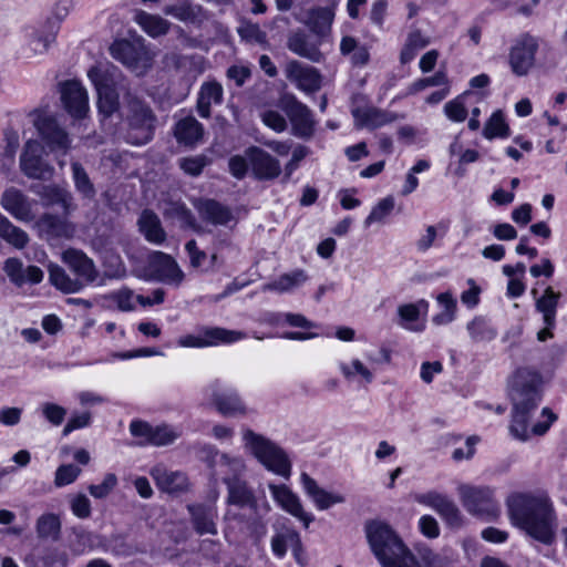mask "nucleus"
<instances>
[{
	"instance_id": "1",
	"label": "nucleus",
	"mask_w": 567,
	"mask_h": 567,
	"mask_svg": "<svg viewBox=\"0 0 567 567\" xmlns=\"http://www.w3.org/2000/svg\"><path fill=\"white\" fill-rule=\"evenodd\" d=\"M540 386V374L527 368L518 369L509 381V395L513 402L509 431L519 441L529 440L532 434L544 435L556 420L551 410L544 408L542 416L546 420L529 426L530 413L537 409L542 400Z\"/></svg>"
},
{
	"instance_id": "2",
	"label": "nucleus",
	"mask_w": 567,
	"mask_h": 567,
	"mask_svg": "<svg viewBox=\"0 0 567 567\" xmlns=\"http://www.w3.org/2000/svg\"><path fill=\"white\" fill-rule=\"evenodd\" d=\"M505 506L514 527L544 545L555 542L558 519L546 493L513 492L506 497Z\"/></svg>"
},
{
	"instance_id": "3",
	"label": "nucleus",
	"mask_w": 567,
	"mask_h": 567,
	"mask_svg": "<svg viewBox=\"0 0 567 567\" xmlns=\"http://www.w3.org/2000/svg\"><path fill=\"white\" fill-rule=\"evenodd\" d=\"M223 483L226 485V504L228 505L225 519L244 525L257 538L264 536L266 525L262 517L270 512L269 503L265 497L260 499L248 482L243 478L224 476Z\"/></svg>"
},
{
	"instance_id": "4",
	"label": "nucleus",
	"mask_w": 567,
	"mask_h": 567,
	"mask_svg": "<svg viewBox=\"0 0 567 567\" xmlns=\"http://www.w3.org/2000/svg\"><path fill=\"white\" fill-rule=\"evenodd\" d=\"M364 529L371 551L382 567H416L414 554L389 523L370 520Z\"/></svg>"
},
{
	"instance_id": "5",
	"label": "nucleus",
	"mask_w": 567,
	"mask_h": 567,
	"mask_svg": "<svg viewBox=\"0 0 567 567\" xmlns=\"http://www.w3.org/2000/svg\"><path fill=\"white\" fill-rule=\"evenodd\" d=\"M121 118L126 126L125 138L128 143L143 145L153 138L156 116L145 102L131 93L124 96Z\"/></svg>"
},
{
	"instance_id": "6",
	"label": "nucleus",
	"mask_w": 567,
	"mask_h": 567,
	"mask_svg": "<svg viewBox=\"0 0 567 567\" xmlns=\"http://www.w3.org/2000/svg\"><path fill=\"white\" fill-rule=\"evenodd\" d=\"M245 447L269 471L288 478L291 464L286 453L269 439L250 429L243 430Z\"/></svg>"
},
{
	"instance_id": "7",
	"label": "nucleus",
	"mask_w": 567,
	"mask_h": 567,
	"mask_svg": "<svg viewBox=\"0 0 567 567\" xmlns=\"http://www.w3.org/2000/svg\"><path fill=\"white\" fill-rule=\"evenodd\" d=\"M457 491L462 505L473 516L488 522L499 517L501 507L493 488L464 484Z\"/></svg>"
},
{
	"instance_id": "8",
	"label": "nucleus",
	"mask_w": 567,
	"mask_h": 567,
	"mask_svg": "<svg viewBox=\"0 0 567 567\" xmlns=\"http://www.w3.org/2000/svg\"><path fill=\"white\" fill-rule=\"evenodd\" d=\"M540 39L529 32L519 34L508 51V65L516 76H526L536 66Z\"/></svg>"
},
{
	"instance_id": "9",
	"label": "nucleus",
	"mask_w": 567,
	"mask_h": 567,
	"mask_svg": "<svg viewBox=\"0 0 567 567\" xmlns=\"http://www.w3.org/2000/svg\"><path fill=\"white\" fill-rule=\"evenodd\" d=\"M246 334L238 330L220 327H204L197 334H186L177 340L183 348H207L219 344H229L244 339Z\"/></svg>"
},
{
	"instance_id": "10",
	"label": "nucleus",
	"mask_w": 567,
	"mask_h": 567,
	"mask_svg": "<svg viewBox=\"0 0 567 567\" xmlns=\"http://www.w3.org/2000/svg\"><path fill=\"white\" fill-rule=\"evenodd\" d=\"M280 107L289 118L295 136L300 138L312 136L315 121L307 105L299 102L293 95H285L280 100Z\"/></svg>"
},
{
	"instance_id": "11",
	"label": "nucleus",
	"mask_w": 567,
	"mask_h": 567,
	"mask_svg": "<svg viewBox=\"0 0 567 567\" xmlns=\"http://www.w3.org/2000/svg\"><path fill=\"white\" fill-rule=\"evenodd\" d=\"M147 269L150 272L148 279L174 287H179L185 278V274L176 260L162 251H153L150 255Z\"/></svg>"
},
{
	"instance_id": "12",
	"label": "nucleus",
	"mask_w": 567,
	"mask_h": 567,
	"mask_svg": "<svg viewBox=\"0 0 567 567\" xmlns=\"http://www.w3.org/2000/svg\"><path fill=\"white\" fill-rule=\"evenodd\" d=\"M110 50L114 59L138 72L148 69L154 58L143 43L136 44L127 40L114 42Z\"/></svg>"
},
{
	"instance_id": "13",
	"label": "nucleus",
	"mask_w": 567,
	"mask_h": 567,
	"mask_svg": "<svg viewBox=\"0 0 567 567\" xmlns=\"http://www.w3.org/2000/svg\"><path fill=\"white\" fill-rule=\"evenodd\" d=\"M284 72L288 81L306 93H315L321 89L322 75L313 66L290 60L286 63Z\"/></svg>"
},
{
	"instance_id": "14",
	"label": "nucleus",
	"mask_w": 567,
	"mask_h": 567,
	"mask_svg": "<svg viewBox=\"0 0 567 567\" xmlns=\"http://www.w3.org/2000/svg\"><path fill=\"white\" fill-rule=\"evenodd\" d=\"M87 76L97 91V106L100 112L104 116H111L116 111L121 112L118 94L101 69L97 66L91 68L87 72Z\"/></svg>"
},
{
	"instance_id": "15",
	"label": "nucleus",
	"mask_w": 567,
	"mask_h": 567,
	"mask_svg": "<svg viewBox=\"0 0 567 567\" xmlns=\"http://www.w3.org/2000/svg\"><path fill=\"white\" fill-rule=\"evenodd\" d=\"M41 145L37 141H28L21 155L22 172L30 178L50 179L54 168L41 158Z\"/></svg>"
},
{
	"instance_id": "16",
	"label": "nucleus",
	"mask_w": 567,
	"mask_h": 567,
	"mask_svg": "<svg viewBox=\"0 0 567 567\" xmlns=\"http://www.w3.org/2000/svg\"><path fill=\"white\" fill-rule=\"evenodd\" d=\"M245 154L257 179L272 181L281 174L280 162L262 148L250 146Z\"/></svg>"
},
{
	"instance_id": "17",
	"label": "nucleus",
	"mask_w": 567,
	"mask_h": 567,
	"mask_svg": "<svg viewBox=\"0 0 567 567\" xmlns=\"http://www.w3.org/2000/svg\"><path fill=\"white\" fill-rule=\"evenodd\" d=\"M269 491L275 502L287 513L302 522L306 528L313 522L312 514L307 513L300 502V498L287 485L269 484Z\"/></svg>"
},
{
	"instance_id": "18",
	"label": "nucleus",
	"mask_w": 567,
	"mask_h": 567,
	"mask_svg": "<svg viewBox=\"0 0 567 567\" xmlns=\"http://www.w3.org/2000/svg\"><path fill=\"white\" fill-rule=\"evenodd\" d=\"M35 126L42 140L52 152H61L63 155L71 147V141L68 133L51 116H40L35 121Z\"/></svg>"
},
{
	"instance_id": "19",
	"label": "nucleus",
	"mask_w": 567,
	"mask_h": 567,
	"mask_svg": "<svg viewBox=\"0 0 567 567\" xmlns=\"http://www.w3.org/2000/svg\"><path fill=\"white\" fill-rule=\"evenodd\" d=\"M62 103L73 117H83L89 111L86 90L78 81H66L60 84Z\"/></svg>"
},
{
	"instance_id": "20",
	"label": "nucleus",
	"mask_w": 567,
	"mask_h": 567,
	"mask_svg": "<svg viewBox=\"0 0 567 567\" xmlns=\"http://www.w3.org/2000/svg\"><path fill=\"white\" fill-rule=\"evenodd\" d=\"M0 203L6 212L20 221L30 223L35 218L32 203L16 187L6 189L2 193Z\"/></svg>"
},
{
	"instance_id": "21",
	"label": "nucleus",
	"mask_w": 567,
	"mask_h": 567,
	"mask_svg": "<svg viewBox=\"0 0 567 567\" xmlns=\"http://www.w3.org/2000/svg\"><path fill=\"white\" fill-rule=\"evenodd\" d=\"M150 474L155 481L156 486L165 493L181 494L189 488L188 478L184 473L169 471L162 464L154 466Z\"/></svg>"
},
{
	"instance_id": "22",
	"label": "nucleus",
	"mask_w": 567,
	"mask_h": 567,
	"mask_svg": "<svg viewBox=\"0 0 567 567\" xmlns=\"http://www.w3.org/2000/svg\"><path fill=\"white\" fill-rule=\"evenodd\" d=\"M3 271L17 287H22L25 284L37 285L43 279V271L38 266L24 267L23 262L14 257L4 261Z\"/></svg>"
},
{
	"instance_id": "23",
	"label": "nucleus",
	"mask_w": 567,
	"mask_h": 567,
	"mask_svg": "<svg viewBox=\"0 0 567 567\" xmlns=\"http://www.w3.org/2000/svg\"><path fill=\"white\" fill-rule=\"evenodd\" d=\"M300 482L306 495L313 502L319 511H326L346 501L343 495L328 492L319 486L317 481L305 472L300 475Z\"/></svg>"
},
{
	"instance_id": "24",
	"label": "nucleus",
	"mask_w": 567,
	"mask_h": 567,
	"mask_svg": "<svg viewBox=\"0 0 567 567\" xmlns=\"http://www.w3.org/2000/svg\"><path fill=\"white\" fill-rule=\"evenodd\" d=\"M63 261L76 275V280L82 281V287L93 282L97 278L94 262L81 250L70 248L62 255Z\"/></svg>"
},
{
	"instance_id": "25",
	"label": "nucleus",
	"mask_w": 567,
	"mask_h": 567,
	"mask_svg": "<svg viewBox=\"0 0 567 567\" xmlns=\"http://www.w3.org/2000/svg\"><path fill=\"white\" fill-rule=\"evenodd\" d=\"M35 226L47 239H70L75 233V227L72 223L53 214H43Z\"/></svg>"
},
{
	"instance_id": "26",
	"label": "nucleus",
	"mask_w": 567,
	"mask_h": 567,
	"mask_svg": "<svg viewBox=\"0 0 567 567\" xmlns=\"http://www.w3.org/2000/svg\"><path fill=\"white\" fill-rule=\"evenodd\" d=\"M212 401L217 411L225 416L247 413L244 402L235 391L223 390L217 384L212 385Z\"/></svg>"
},
{
	"instance_id": "27",
	"label": "nucleus",
	"mask_w": 567,
	"mask_h": 567,
	"mask_svg": "<svg viewBox=\"0 0 567 567\" xmlns=\"http://www.w3.org/2000/svg\"><path fill=\"white\" fill-rule=\"evenodd\" d=\"M200 218L215 226H227L235 220L231 209L215 199H200L195 204Z\"/></svg>"
},
{
	"instance_id": "28",
	"label": "nucleus",
	"mask_w": 567,
	"mask_h": 567,
	"mask_svg": "<svg viewBox=\"0 0 567 567\" xmlns=\"http://www.w3.org/2000/svg\"><path fill=\"white\" fill-rule=\"evenodd\" d=\"M287 48L292 53L315 63L322 62L324 58L319 49V43L310 42L308 35L300 29L288 34Z\"/></svg>"
},
{
	"instance_id": "29",
	"label": "nucleus",
	"mask_w": 567,
	"mask_h": 567,
	"mask_svg": "<svg viewBox=\"0 0 567 567\" xmlns=\"http://www.w3.org/2000/svg\"><path fill=\"white\" fill-rule=\"evenodd\" d=\"M138 231L153 245L165 243L167 235L159 217L151 209H144L137 219Z\"/></svg>"
},
{
	"instance_id": "30",
	"label": "nucleus",
	"mask_w": 567,
	"mask_h": 567,
	"mask_svg": "<svg viewBox=\"0 0 567 567\" xmlns=\"http://www.w3.org/2000/svg\"><path fill=\"white\" fill-rule=\"evenodd\" d=\"M33 190L42 199L44 206L60 205L65 214L74 209L73 195L64 187L50 184L39 186Z\"/></svg>"
},
{
	"instance_id": "31",
	"label": "nucleus",
	"mask_w": 567,
	"mask_h": 567,
	"mask_svg": "<svg viewBox=\"0 0 567 567\" xmlns=\"http://www.w3.org/2000/svg\"><path fill=\"white\" fill-rule=\"evenodd\" d=\"M174 136L179 144L194 146L203 140L204 127L194 116H186L175 124Z\"/></svg>"
},
{
	"instance_id": "32",
	"label": "nucleus",
	"mask_w": 567,
	"mask_h": 567,
	"mask_svg": "<svg viewBox=\"0 0 567 567\" xmlns=\"http://www.w3.org/2000/svg\"><path fill=\"white\" fill-rule=\"evenodd\" d=\"M188 511L192 516V523L194 529L199 535H216L217 526H216V511L210 506L204 505H188Z\"/></svg>"
},
{
	"instance_id": "33",
	"label": "nucleus",
	"mask_w": 567,
	"mask_h": 567,
	"mask_svg": "<svg viewBox=\"0 0 567 567\" xmlns=\"http://www.w3.org/2000/svg\"><path fill=\"white\" fill-rule=\"evenodd\" d=\"M223 86L216 81L204 82L197 99V112L203 118L210 116V106L223 102Z\"/></svg>"
},
{
	"instance_id": "34",
	"label": "nucleus",
	"mask_w": 567,
	"mask_h": 567,
	"mask_svg": "<svg viewBox=\"0 0 567 567\" xmlns=\"http://www.w3.org/2000/svg\"><path fill=\"white\" fill-rule=\"evenodd\" d=\"M134 21L151 38L163 37L171 29L168 20L143 10L135 11Z\"/></svg>"
},
{
	"instance_id": "35",
	"label": "nucleus",
	"mask_w": 567,
	"mask_h": 567,
	"mask_svg": "<svg viewBox=\"0 0 567 567\" xmlns=\"http://www.w3.org/2000/svg\"><path fill=\"white\" fill-rule=\"evenodd\" d=\"M333 19L334 11L332 8L318 7L309 11L305 23L312 33L323 39L330 33Z\"/></svg>"
},
{
	"instance_id": "36",
	"label": "nucleus",
	"mask_w": 567,
	"mask_h": 567,
	"mask_svg": "<svg viewBox=\"0 0 567 567\" xmlns=\"http://www.w3.org/2000/svg\"><path fill=\"white\" fill-rule=\"evenodd\" d=\"M56 37V28L54 23L48 22L30 34L28 47L34 55H42L48 52Z\"/></svg>"
},
{
	"instance_id": "37",
	"label": "nucleus",
	"mask_w": 567,
	"mask_h": 567,
	"mask_svg": "<svg viewBox=\"0 0 567 567\" xmlns=\"http://www.w3.org/2000/svg\"><path fill=\"white\" fill-rule=\"evenodd\" d=\"M308 280V276L305 270L296 269L291 272L282 274L277 279L268 282L264 286V291H276L285 293L300 287Z\"/></svg>"
},
{
	"instance_id": "38",
	"label": "nucleus",
	"mask_w": 567,
	"mask_h": 567,
	"mask_svg": "<svg viewBox=\"0 0 567 567\" xmlns=\"http://www.w3.org/2000/svg\"><path fill=\"white\" fill-rule=\"evenodd\" d=\"M353 115L357 118L359 126H365L370 128L384 126L396 121L399 117L395 113L378 109H368L362 112L358 110L353 113Z\"/></svg>"
},
{
	"instance_id": "39",
	"label": "nucleus",
	"mask_w": 567,
	"mask_h": 567,
	"mask_svg": "<svg viewBox=\"0 0 567 567\" xmlns=\"http://www.w3.org/2000/svg\"><path fill=\"white\" fill-rule=\"evenodd\" d=\"M560 293L554 291L551 287H547L544 295L536 299V310L542 313L544 323L547 326H556V312Z\"/></svg>"
},
{
	"instance_id": "40",
	"label": "nucleus",
	"mask_w": 567,
	"mask_h": 567,
	"mask_svg": "<svg viewBox=\"0 0 567 567\" xmlns=\"http://www.w3.org/2000/svg\"><path fill=\"white\" fill-rule=\"evenodd\" d=\"M0 237L17 249H23L30 238L21 228L14 226L6 216L0 214Z\"/></svg>"
},
{
	"instance_id": "41",
	"label": "nucleus",
	"mask_w": 567,
	"mask_h": 567,
	"mask_svg": "<svg viewBox=\"0 0 567 567\" xmlns=\"http://www.w3.org/2000/svg\"><path fill=\"white\" fill-rule=\"evenodd\" d=\"M49 280L56 289L65 293H74L83 288L81 280L70 278L64 269L58 265L49 266Z\"/></svg>"
},
{
	"instance_id": "42",
	"label": "nucleus",
	"mask_w": 567,
	"mask_h": 567,
	"mask_svg": "<svg viewBox=\"0 0 567 567\" xmlns=\"http://www.w3.org/2000/svg\"><path fill=\"white\" fill-rule=\"evenodd\" d=\"M466 329L474 342H489L497 336L496 328L484 317H475Z\"/></svg>"
},
{
	"instance_id": "43",
	"label": "nucleus",
	"mask_w": 567,
	"mask_h": 567,
	"mask_svg": "<svg viewBox=\"0 0 567 567\" xmlns=\"http://www.w3.org/2000/svg\"><path fill=\"white\" fill-rule=\"evenodd\" d=\"M35 530L39 538L56 540L61 533V520L56 514H42L35 523Z\"/></svg>"
},
{
	"instance_id": "44",
	"label": "nucleus",
	"mask_w": 567,
	"mask_h": 567,
	"mask_svg": "<svg viewBox=\"0 0 567 567\" xmlns=\"http://www.w3.org/2000/svg\"><path fill=\"white\" fill-rule=\"evenodd\" d=\"M165 218L176 220L182 227L195 228L196 221L192 212L179 202H168L163 208Z\"/></svg>"
},
{
	"instance_id": "45",
	"label": "nucleus",
	"mask_w": 567,
	"mask_h": 567,
	"mask_svg": "<svg viewBox=\"0 0 567 567\" xmlns=\"http://www.w3.org/2000/svg\"><path fill=\"white\" fill-rule=\"evenodd\" d=\"M71 168L76 192L84 198L92 199L95 196L96 190L85 168L79 162H72Z\"/></svg>"
},
{
	"instance_id": "46",
	"label": "nucleus",
	"mask_w": 567,
	"mask_h": 567,
	"mask_svg": "<svg viewBox=\"0 0 567 567\" xmlns=\"http://www.w3.org/2000/svg\"><path fill=\"white\" fill-rule=\"evenodd\" d=\"M420 307H427V303L424 300H421L419 303H406L401 305L398 308V315L401 319V326L409 330L421 331L423 329L422 324H415L420 317Z\"/></svg>"
},
{
	"instance_id": "47",
	"label": "nucleus",
	"mask_w": 567,
	"mask_h": 567,
	"mask_svg": "<svg viewBox=\"0 0 567 567\" xmlns=\"http://www.w3.org/2000/svg\"><path fill=\"white\" fill-rule=\"evenodd\" d=\"M483 135L487 140L507 137L509 135V127L502 111L497 110L491 115L489 120L485 124Z\"/></svg>"
},
{
	"instance_id": "48",
	"label": "nucleus",
	"mask_w": 567,
	"mask_h": 567,
	"mask_svg": "<svg viewBox=\"0 0 567 567\" xmlns=\"http://www.w3.org/2000/svg\"><path fill=\"white\" fill-rule=\"evenodd\" d=\"M437 302L443 307V310L433 317V322L437 326L447 324L455 319L456 300L452 293L443 292L437 296Z\"/></svg>"
},
{
	"instance_id": "49",
	"label": "nucleus",
	"mask_w": 567,
	"mask_h": 567,
	"mask_svg": "<svg viewBox=\"0 0 567 567\" xmlns=\"http://www.w3.org/2000/svg\"><path fill=\"white\" fill-rule=\"evenodd\" d=\"M181 436V431L174 426L163 424L153 427L150 444L164 446L174 443Z\"/></svg>"
},
{
	"instance_id": "50",
	"label": "nucleus",
	"mask_w": 567,
	"mask_h": 567,
	"mask_svg": "<svg viewBox=\"0 0 567 567\" xmlns=\"http://www.w3.org/2000/svg\"><path fill=\"white\" fill-rule=\"evenodd\" d=\"M340 371L346 379L361 377L367 383L373 381V372L360 359H353L350 363H341Z\"/></svg>"
},
{
	"instance_id": "51",
	"label": "nucleus",
	"mask_w": 567,
	"mask_h": 567,
	"mask_svg": "<svg viewBox=\"0 0 567 567\" xmlns=\"http://www.w3.org/2000/svg\"><path fill=\"white\" fill-rule=\"evenodd\" d=\"M413 564L416 567H445L446 560L430 547L422 546L417 548V557L414 555Z\"/></svg>"
},
{
	"instance_id": "52",
	"label": "nucleus",
	"mask_w": 567,
	"mask_h": 567,
	"mask_svg": "<svg viewBox=\"0 0 567 567\" xmlns=\"http://www.w3.org/2000/svg\"><path fill=\"white\" fill-rule=\"evenodd\" d=\"M394 208V198L388 196L381 199L371 210L369 216L364 220V227H370L373 223L382 221L386 216L391 214Z\"/></svg>"
},
{
	"instance_id": "53",
	"label": "nucleus",
	"mask_w": 567,
	"mask_h": 567,
	"mask_svg": "<svg viewBox=\"0 0 567 567\" xmlns=\"http://www.w3.org/2000/svg\"><path fill=\"white\" fill-rule=\"evenodd\" d=\"M288 544H300V538L297 532L289 529L285 533L275 535L271 539V549L275 555L282 557L287 553Z\"/></svg>"
},
{
	"instance_id": "54",
	"label": "nucleus",
	"mask_w": 567,
	"mask_h": 567,
	"mask_svg": "<svg viewBox=\"0 0 567 567\" xmlns=\"http://www.w3.org/2000/svg\"><path fill=\"white\" fill-rule=\"evenodd\" d=\"M219 466L221 468L224 476H234L241 478L246 471V465L241 457H235L228 454H223L220 456Z\"/></svg>"
},
{
	"instance_id": "55",
	"label": "nucleus",
	"mask_w": 567,
	"mask_h": 567,
	"mask_svg": "<svg viewBox=\"0 0 567 567\" xmlns=\"http://www.w3.org/2000/svg\"><path fill=\"white\" fill-rule=\"evenodd\" d=\"M447 82L449 81L446 74L442 71H439L433 76L419 79L413 82L408 89V94H415L430 86H446Z\"/></svg>"
},
{
	"instance_id": "56",
	"label": "nucleus",
	"mask_w": 567,
	"mask_h": 567,
	"mask_svg": "<svg viewBox=\"0 0 567 567\" xmlns=\"http://www.w3.org/2000/svg\"><path fill=\"white\" fill-rule=\"evenodd\" d=\"M436 512L451 526H458L462 522V515L458 507L447 496L444 497Z\"/></svg>"
},
{
	"instance_id": "57",
	"label": "nucleus",
	"mask_w": 567,
	"mask_h": 567,
	"mask_svg": "<svg viewBox=\"0 0 567 567\" xmlns=\"http://www.w3.org/2000/svg\"><path fill=\"white\" fill-rule=\"evenodd\" d=\"M81 474V468L73 464H65L58 467L54 484L62 487L73 483Z\"/></svg>"
},
{
	"instance_id": "58",
	"label": "nucleus",
	"mask_w": 567,
	"mask_h": 567,
	"mask_svg": "<svg viewBox=\"0 0 567 567\" xmlns=\"http://www.w3.org/2000/svg\"><path fill=\"white\" fill-rule=\"evenodd\" d=\"M117 485V477L113 473L104 476L101 484H92L89 486L90 494L95 498L106 497Z\"/></svg>"
},
{
	"instance_id": "59",
	"label": "nucleus",
	"mask_w": 567,
	"mask_h": 567,
	"mask_svg": "<svg viewBox=\"0 0 567 567\" xmlns=\"http://www.w3.org/2000/svg\"><path fill=\"white\" fill-rule=\"evenodd\" d=\"M309 153L310 150L305 145H298L297 147L293 148L291 158L285 165V182L290 179L293 172L299 167V164L309 155Z\"/></svg>"
},
{
	"instance_id": "60",
	"label": "nucleus",
	"mask_w": 567,
	"mask_h": 567,
	"mask_svg": "<svg viewBox=\"0 0 567 567\" xmlns=\"http://www.w3.org/2000/svg\"><path fill=\"white\" fill-rule=\"evenodd\" d=\"M444 113L449 120L453 122H463L467 116V110L462 97H456L452 101H449L444 105Z\"/></svg>"
},
{
	"instance_id": "61",
	"label": "nucleus",
	"mask_w": 567,
	"mask_h": 567,
	"mask_svg": "<svg viewBox=\"0 0 567 567\" xmlns=\"http://www.w3.org/2000/svg\"><path fill=\"white\" fill-rule=\"evenodd\" d=\"M207 164L208 159L204 155L185 157L179 161L181 168L192 176H198Z\"/></svg>"
},
{
	"instance_id": "62",
	"label": "nucleus",
	"mask_w": 567,
	"mask_h": 567,
	"mask_svg": "<svg viewBox=\"0 0 567 567\" xmlns=\"http://www.w3.org/2000/svg\"><path fill=\"white\" fill-rule=\"evenodd\" d=\"M109 298L116 303L121 311H132L135 308L134 293L127 288L112 292Z\"/></svg>"
},
{
	"instance_id": "63",
	"label": "nucleus",
	"mask_w": 567,
	"mask_h": 567,
	"mask_svg": "<svg viewBox=\"0 0 567 567\" xmlns=\"http://www.w3.org/2000/svg\"><path fill=\"white\" fill-rule=\"evenodd\" d=\"M42 413L50 423L58 426L62 424L66 415V410L55 403H44L42 405Z\"/></svg>"
},
{
	"instance_id": "64",
	"label": "nucleus",
	"mask_w": 567,
	"mask_h": 567,
	"mask_svg": "<svg viewBox=\"0 0 567 567\" xmlns=\"http://www.w3.org/2000/svg\"><path fill=\"white\" fill-rule=\"evenodd\" d=\"M71 511L79 518H87L91 515V502L84 494L74 496L71 501Z\"/></svg>"
}]
</instances>
